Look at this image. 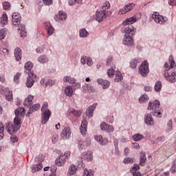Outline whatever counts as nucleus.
Instances as JSON below:
<instances>
[{
  "label": "nucleus",
  "mask_w": 176,
  "mask_h": 176,
  "mask_svg": "<svg viewBox=\"0 0 176 176\" xmlns=\"http://www.w3.org/2000/svg\"><path fill=\"white\" fill-rule=\"evenodd\" d=\"M69 113L74 115L75 118H80V116L82 115V111L72 109V110L69 111Z\"/></svg>",
  "instance_id": "c9c22d12"
},
{
  "label": "nucleus",
  "mask_w": 176,
  "mask_h": 176,
  "mask_svg": "<svg viewBox=\"0 0 176 176\" xmlns=\"http://www.w3.org/2000/svg\"><path fill=\"white\" fill-rule=\"evenodd\" d=\"M5 131V127L1 122H0V140H2L4 137L3 131Z\"/></svg>",
  "instance_id": "8fccbe9b"
},
{
  "label": "nucleus",
  "mask_w": 176,
  "mask_h": 176,
  "mask_svg": "<svg viewBox=\"0 0 176 176\" xmlns=\"http://www.w3.org/2000/svg\"><path fill=\"white\" fill-rule=\"evenodd\" d=\"M107 126H108V124H107L105 122H102L100 124V129L104 131H106Z\"/></svg>",
  "instance_id": "680f3d73"
},
{
  "label": "nucleus",
  "mask_w": 176,
  "mask_h": 176,
  "mask_svg": "<svg viewBox=\"0 0 176 176\" xmlns=\"http://www.w3.org/2000/svg\"><path fill=\"white\" fill-rule=\"evenodd\" d=\"M133 162H134V159L131 158V157H126L123 160V163H124V164H129L130 163H133Z\"/></svg>",
  "instance_id": "864d4df0"
},
{
  "label": "nucleus",
  "mask_w": 176,
  "mask_h": 176,
  "mask_svg": "<svg viewBox=\"0 0 176 176\" xmlns=\"http://www.w3.org/2000/svg\"><path fill=\"white\" fill-rule=\"evenodd\" d=\"M14 124L16 129L20 130V127H21V117L15 116L14 118Z\"/></svg>",
  "instance_id": "2f4dec72"
},
{
  "label": "nucleus",
  "mask_w": 176,
  "mask_h": 176,
  "mask_svg": "<svg viewBox=\"0 0 176 176\" xmlns=\"http://www.w3.org/2000/svg\"><path fill=\"white\" fill-rule=\"evenodd\" d=\"M115 74V70L113 69H109L107 70V75L109 78H113Z\"/></svg>",
  "instance_id": "4d7b16f0"
},
{
  "label": "nucleus",
  "mask_w": 176,
  "mask_h": 176,
  "mask_svg": "<svg viewBox=\"0 0 176 176\" xmlns=\"http://www.w3.org/2000/svg\"><path fill=\"white\" fill-rule=\"evenodd\" d=\"M95 140L97 142H99L100 145H107L108 144V140L107 138H103L102 135L95 136Z\"/></svg>",
  "instance_id": "4be33fe9"
},
{
  "label": "nucleus",
  "mask_w": 176,
  "mask_h": 176,
  "mask_svg": "<svg viewBox=\"0 0 176 176\" xmlns=\"http://www.w3.org/2000/svg\"><path fill=\"white\" fill-rule=\"evenodd\" d=\"M84 159L87 162H90L93 159V152L87 151L84 155Z\"/></svg>",
  "instance_id": "4c0bfd02"
},
{
  "label": "nucleus",
  "mask_w": 176,
  "mask_h": 176,
  "mask_svg": "<svg viewBox=\"0 0 176 176\" xmlns=\"http://www.w3.org/2000/svg\"><path fill=\"white\" fill-rule=\"evenodd\" d=\"M114 130L115 129H113V126L107 124L106 128V133H113Z\"/></svg>",
  "instance_id": "13d9d810"
},
{
  "label": "nucleus",
  "mask_w": 176,
  "mask_h": 176,
  "mask_svg": "<svg viewBox=\"0 0 176 176\" xmlns=\"http://www.w3.org/2000/svg\"><path fill=\"white\" fill-rule=\"evenodd\" d=\"M146 162V156L145 155V153L141 151L140 153V166H145V163Z\"/></svg>",
  "instance_id": "bb28decb"
},
{
  "label": "nucleus",
  "mask_w": 176,
  "mask_h": 176,
  "mask_svg": "<svg viewBox=\"0 0 176 176\" xmlns=\"http://www.w3.org/2000/svg\"><path fill=\"white\" fill-rule=\"evenodd\" d=\"M66 160L67 158L65 157V155H61L56 160L55 163L57 166H61L65 163Z\"/></svg>",
  "instance_id": "cd10ccee"
},
{
  "label": "nucleus",
  "mask_w": 176,
  "mask_h": 176,
  "mask_svg": "<svg viewBox=\"0 0 176 176\" xmlns=\"http://www.w3.org/2000/svg\"><path fill=\"white\" fill-rule=\"evenodd\" d=\"M151 17L157 24H161L162 25L166 24L168 20L167 17L159 14L157 12H153Z\"/></svg>",
  "instance_id": "39448f33"
},
{
  "label": "nucleus",
  "mask_w": 176,
  "mask_h": 176,
  "mask_svg": "<svg viewBox=\"0 0 176 176\" xmlns=\"http://www.w3.org/2000/svg\"><path fill=\"white\" fill-rule=\"evenodd\" d=\"M39 108H41V104H34L32 108L30 107L29 109L28 112L26 114V116L28 118H30V115L33 113L35 112L36 111H38V109H39Z\"/></svg>",
  "instance_id": "b1692460"
},
{
  "label": "nucleus",
  "mask_w": 176,
  "mask_h": 176,
  "mask_svg": "<svg viewBox=\"0 0 176 176\" xmlns=\"http://www.w3.org/2000/svg\"><path fill=\"white\" fill-rule=\"evenodd\" d=\"M135 28L131 25L122 28L121 32L125 34L122 41L123 45L130 47L134 46V38H133V35L135 34Z\"/></svg>",
  "instance_id": "f257e3e1"
},
{
  "label": "nucleus",
  "mask_w": 176,
  "mask_h": 176,
  "mask_svg": "<svg viewBox=\"0 0 176 176\" xmlns=\"http://www.w3.org/2000/svg\"><path fill=\"white\" fill-rule=\"evenodd\" d=\"M162 81L158 80L155 82L154 86V90L155 91H157V93H159L162 90Z\"/></svg>",
  "instance_id": "58836bf2"
},
{
  "label": "nucleus",
  "mask_w": 176,
  "mask_h": 176,
  "mask_svg": "<svg viewBox=\"0 0 176 176\" xmlns=\"http://www.w3.org/2000/svg\"><path fill=\"white\" fill-rule=\"evenodd\" d=\"M133 141L135 142H138V141H141V140H144V135H141L140 133H136L132 137Z\"/></svg>",
  "instance_id": "e433bc0d"
},
{
  "label": "nucleus",
  "mask_w": 176,
  "mask_h": 176,
  "mask_svg": "<svg viewBox=\"0 0 176 176\" xmlns=\"http://www.w3.org/2000/svg\"><path fill=\"white\" fill-rule=\"evenodd\" d=\"M14 54L16 61H21L22 54L21 49H20V47H17L14 49Z\"/></svg>",
  "instance_id": "412c9836"
},
{
  "label": "nucleus",
  "mask_w": 176,
  "mask_h": 176,
  "mask_svg": "<svg viewBox=\"0 0 176 176\" xmlns=\"http://www.w3.org/2000/svg\"><path fill=\"white\" fill-rule=\"evenodd\" d=\"M43 166H42V163H38L37 164L32 165L31 168L32 173H36V171H39V170H42Z\"/></svg>",
  "instance_id": "473e14b6"
},
{
  "label": "nucleus",
  "mask_w": 176,
  "mask_h": 176,
  "mask_svg": "<svg viewBox=\"0 0 176 176\" xmlns=\"http://www.w3.org/2000/svg\"><path fill=\"white\" fill-rule=\"evenodd\" d=\"M32 100H34V96L28 95L23 102L24 107H31L32 105Z\"/></svg>",
  "instance_id": "393cba45"
},
{
  "label": "nucleus",
  "mask_w": 176,
  "mask_h": 176,
  "mask_svg": "<svg viewBox=\"0 0 176 176\" xmlns=\"http://www.w3.org/2000/svg\"><path fill=\"white\" fill-rule=\"evenodd\" d=\"M21 21V16L19 12H14L12 15V23L15 27L20 25Z\"/></svg>",
  "instance_id": "9d476101"
},
{
  "label": "nucleus",
  "mask_w": 176,
  "mask_h": 176,
  "mask_svg": "<svg viewBox=\"0 0 176 176\" xmlns=\"http://www.w3.org/2000/svg\"><path fill=\"white\" fill-rule=\"evenodd\" d=\"M111 85V83L109 82V81L107 80H104L103 82H102V89H108V87H109V85Z\"/></svg>",
  "instance_id": "5fc2aeb1"
},
{
  "label": "nucleus",
  "mask_w": 176,
  "mask_h": 176,
  "mask_svg": "<svg viewBox=\"0 0 176 176\" xmlns=\"http://www.w3.org/2000/svg\"><path fill=\"white\" fill-rule=\"evenodd\" d=\"M72 133V132L71 131V128L69 126H65L60 135L63 140H68Z\"/></svg>",
  "instance_id": "4468645a"
},
{
  "label": "nucleus",
  "mask_w": 176,
  "mask_h": 176,
  "mask_svg": "<svg viewBox=\"0 0 176 176\" xmlns=\"http://www.w3.org/2000/svg\"><path fill=\"white\" fill-rule=\"evenodd\" d=\"M151 115H153V116H156L157 118H162V111H160V109L155 111H151Z\"/></svg>",
  "instance_id": "603ef678"
},
{
  "label": "nucleus",
  "mask_w": 176,
  "mask_h": 176,
  "mask_svg": "<svg viewBox=\"0 0 176 176\" xmlns=\"http://www.w3.org/2000/svg\"><path fill=\"white\" fill-rule=\"evenodd\" d=\"M0 94L6 96L8 101H12L13 100V94L9 91V88H6L3 85H0Z\"/></svg>",
  "instance_id": "423d86ee"
},
{
  "label": "nucleus",
  "mask_w": 176,
  "mask_h": 176,
  "mask_svg": "<svg viewBox=\"0 0 176 176\" xmlns=\"http://www.w3.org/2000/svg\"><path fill=\"white\" fill-rule=\"evenodd\" d=\"M35 78H36V75L34 74V72H30V74H28L25 83L26 87L31 89V87L34 86V83H35V80L34 79H35Z\"/></svg>",
  "instance_id": "0eeeda50"
},
{
  "label": "nucleus",
  "mask_w": 176,
  "mask_h": 176,
  "mask_svg": "<svg viewBox=\"0 0 176 176\" xmlns=\"http://www.w3.org/2000/svg\"><path fill=\"white\" fill-rule=\"evenodd\" d=\"M137 22V17L135 16H132L126 19L124 21L122 22V25H130L131 24H134V23Z\"/></svg>",
  "instance_id": "aec40b11"
},
{
  "label": "nucleus",
  "mask_w": 176,
  "mask_h": 176,
  "mask_svg": "<svg viewBox=\"0 0 176 176\" xmlns=\"http://www.w3.org/2000/svg\"><path fill=\"white\" fill-rule=\"evenodd\" d=\"M111 8V3H109V1H106L102 7V10L100 11H96V20L98 23H102V21H104L105 19H107L109 16H111L112 14V12L110 10H108Z\"/></svg>",
  "instance_id": "f03ea898"
},
{
  "label": "nucleus",
  "mask_w": 176,
  "mask_h": 176,
  "mask_svg": "<svg viewBox=\"0 0 176 176\" xmlns=\"http://www.w3.org/2000/svg\"><path fill=\"white\" fill-rule=\"evenodd\" d=\"M172 173L176 172V161L174 162L173 166L171 168Z\"/></svg>",
  "instance_id": "774afa93"
},
{
  "label": "nucleus",
  "mask_w": 176,
  "mask_h": 176,
  "mask_svg": "<svg viewBox=\"0 0 176 176\" xmlns=\"http://www.w3.org/2000/svg\"><path fill=\"white\" fill-rule=\"evenodd\" d=\"M123 80V76H116V78H114V82H116L117 83L119 82H122Z\"/></svg>",
  "instance_id": "bf43d9fd"
},
{
  "label": "nucleus",
  "mask_w": 176,
  "mask_h": 176,
  "mask_svg": "<svg viewBox=\"0 0 176 176\" xmlns=\"http://www.w3.org/2000/svg\"><path fill=\"white\" fill-rule=\"evenodd\" d=\"M32 67H34V65L32 64V62L29 61L25 63V68L27 71H28V74H30V72H31V70L32 69Z\"/></svg>",
  "instance_id": "c03bdc74"
},
{
  "label": "nucleus",
  "mask_w": 176,
  "mask_h": 176,
  "mask_svg": "<svg viewBox=\"0 0 176 176\" xmlns=\"http://www.w3.org/2000/svg\"><path fill=\"white\" fill-rule=\"evenodd\" d=\"M2 6L4 10H10L12 8V5L8 1L3 2Z\"/></svg>",
  "instance_id": "a18cd8bd"
},
{
  "label": "nucleus",
  "mask_w": 176,
  "mask_h": 176,
  "mask_svg": "<svg viewBox=\"0 0 176 176\" xmlns=\"http://www.w3.org/2000/svg\"><path fill=\"white\" fill-rule=\"evenodd\" d=\"M148 95L143 94L139 98V102L140 104H145V102H148Z\"/></svg>",
  "instance_id": "ea45409f"
},
{
  "label": "nucleus",
  "mask_w": 176,
  "mask_h": 176,
  "mask_svg": "<svg viewBox=\"0 0 176 176\" xmlns=\"http://www.w3.org/2000/svg\"><path fill=\"white\" fill-rule=\"evenodd\" d=\"M55 85H56V81L54 80H52V79H49L45 83V87H47V86H49L50 87H52V86H54Z\"/></svg>",
  "instance_id": "de8ad7c7"
},
{
  "label": "nucleus",
  "mask_w": 176,
  "mask_h": 176,
  "mask_svg": "<svg viewBox=\"0 0 176 176\" xmlns=\"http://www.w3.org/2000/svg\"><path fill=\"white\" fill-rule=\"evenodd\" d=\"M63 82H69V83L74 84L75 83V82H76V80H75V78H74L73 77L66 76L63 78Z\"/></svg>",
  "instance_id": "a19ab883"
},
{
  "label": "nucleus",
  "mask_w": 176,
  "mask_h": 176,
  "mask_svg": "<svg viewBox=\"0 0 176 176\" xmlns=\"http://www.w3.org/2000/svg\"><path fill=\"white\" fill-rule=\"evenodd\" d=\"M160 108V102L158 100H155L154 102H149L147 109L148 111H153V112L155 111H159Z\"/></svg>",
  "instance_id": "6e6552de"
},
{
  "label": "nucleus",
  "mask_w": 176,
  "mask_h": 176,
  "mask_svg": "<svg viewBox=\"0 0 176 176\" xmlns=\"http://www.w3.org/2000/svg\"><path fill=\"white\" fill-rule=\"evenodd\" d=\"M65 94L67 97H72L74 94V89L71 86H67L65 88Z\"/></svg>",
  "instance_id": "c756f323"
},
{
  "label": "nucleus",
  "mask_w": 176,
  "mask_h": 176,
  "mask_svg": "<svg viewBox=\"0 0 176 176\" xmlns=\"http://www.w3.org/2000/svg\"><path fill=\"white\" fill-rule=\"evenodd\" d=\"M83 176H94V172L93 170H91V169H89V170L85 169Z\"/></svg>",
  "instance_id": "3c124183"
},
{
  "label": "nucleus",
  "mask_w": 176,
  "mask_h": 176,
  "mask_svg": "<svg viewBox=\"0 0 176 176\" xmlns=\"http://www.w3.org/2000/svg\"><path fill=\"white\" fill-rule=\"evenodd\" d=\"M6 130L7 131V133L10 134V135H13V134H15V133H17V127H16L11 122H9L6 126Z\"/></svg>",
  "instance_id": "9b49d317"
},
{
  "label": "nucleus",
  "mask_w": 176,
  "mask_h": 176,
  "mask_svg": "<svg viewBox=\"0 0 176 176\" xmlns=\"http://www.w3.org/2000/svg\"><path fill=\"white\" fill-rule=\"evenodd\" d=\"M76 170H78V167L75 165H71L69 168V170L67 172V175L71 176L74 175L75 173H76Z\"/></svg>",
  "instance_id": "f704fd0d"
},
{
  "label": "nucleus",
  "mask_w": 176,
  "mask_h": 176,
  "mask_svg": "<svg viewBox=\"0 0 176 176\" xmlns=\"http://www.w3.org/2000/svg\"><path fill=\"white\" fill-rule=\"evenodd\" d=\"M164 77L169 83H175L176 82V72H173L171 74H168V72L164 73Z\"/></svg>",
  "instance_id": "1a4fd4ad"
},
{
  "label": "nucleus",
  "mask_w": 176,
  "mask_h": 176,
  "mask_svg": "<svg viewBox=\"0 0 176 176\" xmlns=\"http://www.w3.org/2000/svg\"><path fill=\"white\" fill-rule=\"evenodd\" d=\"M37 159H38L37 160L38 162H43V160H45V156H43V154H40V155H38V157Z\"/></svg>",
  "instance_id": "338daca9"
},
{
  "label": "nucleus",
  "mask_w": 176,
  "mask_h": 176,
  "mask_svg": "<svg viewBox=\"0 0 176 176\" xmlns=\"http://www.w3.org/2000/svg\"><path fill=\"white\" fill-rule=\"evenodd\" d=\"M15 116L18 118H23L25 115V109L23 107H19L16 109L14 111Z\"/></svg>",
  "instance_id": "5701e85b"
},
{
  "label": "nucleus",
  "mask_w": 176,
  "mask_h": 176,
  "mask_svg": "<svg viewBox=\"0 0 176 176\" xmlns=\"http://www.w3.org/2000/svg\"><path fill=\"white\" fill-rule=\"evenodd\" d=\"M18 30L19 31H20L21 38H25V36H27V32H25V25H24L23 24H21Z\"/></svg>",
  "instance_id": "c85d7f7f"
},
{
  "label": "nucleus",
  "mask_w": 176,
  "mask_h": 176,
  "mask_svg": "<svg viewBox=\"0 0 176 176\" xmlns=\"http://www.w3.org/2000/svg\"><path fill=\"white\" fill-rule=\"evenodd\" d=\"M44 25L47 30V35L52 36V35L54 34V28L52 25V23H50V22H45Z\"/></svg>",
  "instance_id": "f3484780"
},
{
  "label": "nucleus",
  "mask_w": 176,
  "mask_h": 176,
  "mask_svg": "<svg viewBox=\"0 0 176 176\" xmlns=\"http://www.w3.org/2000/svg\"><path fill=\"white\" fill-rule=\"evenodd\" d=\"M37 60L38 63H41V64H46L47 63H49V58H47V56L43 54L38 56Z\"/></svg>",
  "instance_id": "7c9ffc66"
},
{
  "label": "nucleus",
  "mask_w": 176,
  "mask_h": 176,
  "mask_svg": "<svg viewBox=\"0 0 176 176\" xmlns=\"http://www.w3.org/2000/svg\"><path fill=\"white\" fill-rule=\"evenodd\" d=\"M82 91L83 93H96V88L89 84H85L82 86Z\"/></svg>",
  "instance_id": "a211bd4d"
},
{
  "label": "nucleus",
  "mask_w": 176,
  "mask_h": 176,
  "mask_svg": "<svg viewBox=\"0 0 176 176\" xmlns=\"http://www.w3.org/2000/svg\"><path fill=\"white\" fill-rule=\"evenodd\" d=\"M90 144H91L90 139H87V140H79L78 141V148L79 151H83V149H85L87 148V146H90Z\"/></svg>",
  "instance_id": "f8f14e48"
},
{
  "label": "nucleus",
  "mask_w": 176,
  "mask_h": 176,
  "mask_svg": "<svg viewBox=\"0 0 176 176\" xmlns=\"http://www.w3.org/2000/svg\"><path fill=\"white\" fill-rule=\"evenodd\" d=\"M140 62L141 59L140 58H135L130 61L129 65L133 69H135V68H137V65Z\"/></svg>",
  "instance_id": "a878e982"
},
{
  "label": "nucleus",
  "mask_w": 176,
  "mask_h": 176,
  "mask_svg": "<svg viewBox=\"0 0 176 176\" xmlns=\"http://www.w3.org/2000/svg\"><path fill=\"white\" fill-rule=\"evenodd\" d=\"M52 116V111L49 109V104L45 102L41 107V123L46 124Z\"/></svg>",
  "instance_id": "7ed1b4c3"
},
{
  "label": "nucleus",
  "mask_w": 176,
  "mask_h": 176,
  "mask_svg": "<svg viewBox=\"0 0 176 176\" xmlns=\"http://www.w3.org/2000/svg\"><path fill=\"white\" fill-rule=\"evenodd\" d=\"M138 73L144 78L146 77L149 74V63L147 60H144L139 67Z\"/></svg>",
  "instance_id": "20e7f679"
},
{
  "label": "nucleus",
  "mask_w": 176,
  "mask_h": 176,
  "mask_svg": "<svg viewBox=\"0 0 176 176\" xmlns=\"http://www.w3.org/2000/svg\"><path fill=\"white\" fill-rule=\"evenodd\" d=\"M6 32H8V30L6 28L0 30V41L5 39L6 36Z\"/></svg>",
  "instance_id": "49530a36"
},
{
  "label": "nucleus",
  "mask_w": 176,
  "mask_h": 176,
  "mask_svg": "<svg viewBox=\"0 0 176 176\" xmlns=\"http://www.w3.org/2000/svg\"><path fill=\"white\" fill-rule=\"evenodd\" d=\"M59 19L62 21H64V20H67V12L63 11H59L58 14Z\"/></svg>",
  "instance_id": "79ce46f5"
},
{
  "label": "nucleus",
  "mask_w": 176,
  "mask_h": 176,
  "mask_svg": "<svg viewBox=\"0 0 176 176\" xmlns=\"http://www.w3.org/2000/svg\"><path fill=\"white\" fill-rule=\"evenodd\" d=\"M173 130V120H170L167 122V128H166V131L167 133H170Z\"/></svg>",
  "instance_id": "09e8293b"
},
{
  "label": "nucleus",
  "mask_w": 176,
  "mask_h": 176,
  "mask_svg": "<svg viewBox=\"0 0 176 176\" xmlns=\"http://www.w3.org/2000/svg\"><path fill=\"white\" fill-rule=\"evenodd\" d=\"M10 141L12 144H14L15 142H17V141H19V138H17L16 136L12 135L10 137Z\"/></svg>",
  "instance_id": "052dcab7"
},
{
  "label": "nucleus",
  "mask_w": 176,
  "mask_h": 176,
  "mask_svg": "<svg viewBox=\"0 0 176 176\" xmlns=\"http://www.w3.org/2000/svg\"><path fill=\"white\" fill-rule=\"evenodd\" d=\"M164 67H165L164 69V73L165 72H168V71H170V69H171V68H170V66H168V63H165Z\"/></svg>",
  "instance_id": "69168bd1"
},
{
  "label": "nucleus",
  "mask_w": 176,
  "mask_h": 176,
  "mask_svg": "<svg viewBox=\"0 0 176 176\" xmlns=\"http://www.w3.org/2000/svg\"><path fill=\"white\" fill-rule=\"evenodd\" d=\"M44 5H47V6H50L53 3V0H42Z\"/></svg>",
  "instance_id": "e2e57ef3"
},
{
  "label": "nucleus",
  "mask_w": 176,
  "mask_h": 176,
  "mask_svg": "<svg viewBox=\"0 0 176 176\" xmlns=\"http://www.w3.org/2000/svg\"><path fill=\"white\" fill-rule=\"evenodd\" d=\"M168 60L170 63L169 68H170V69H173V68H175V67H176L175 60H174V57L173 56V55H170L169 56Z\"/></svg>",
  "instance_id": "37998d69"
},
{
  "label": "nucleus",
  "mask_w": 176,
  "mask_h": 176,
  "mask_svg": "<svg viewBox=\"0 0 176 176\" xmlns=\"http://www.w3.org/2000/svg\"><path fill=\"white\" fill-rule=\"evenodd\" d=\"M87 65L88 67H91V65H93V60L91 58H87Z\"/></svg>",
  "instance_id": "0e129e2a"
},
{
  "label": "nucleus",
  "mask_w": 176,
  "mask_h": 176,
  "mask_svg": "<svg viewBox=\"0 0 176 176\" xmlns=\"http://www.w3.org/2000/svg\"><path fill=\"white\" fill-rule=\"evenodd\" d=\"M144 123L146 126H153V124H155V121H153L152 114L146 113L144 115Z\"/></svg>",
  "instance_id": "2eb2a0df"
},
{
  "label": "nucleus",
  "mask_w": 176,
  "mask_h": 176,
  "mask_svg": "<svg viewBox=\"0 0 176 176\" xmlns=\"http://www.w3.org/2000/svg\"><path fill=\"white\" fill-rule=\"evenodd\" d=\"M80 131L82 135L85 137L86 135V133H87V120L86 119H84L82 122L80 127Z\"/></svg>",
  "instance_id": "dca6fc26"
},
{
  "label": "nucleus",
  "mask_w": 176,
  "mask_h": 176,
  "mask_svg": "<svg viewBox=\"0 0 176 176\" xmlns=\"http://www.w3.org/2000/svg\"><path fill=\"white\" fill-rule=\"evenodd\" d=\"M97 103H94L92 105L88 107L86 111L87 116H89V118L93 117V112H94V110L96 108H97Z\"/></svg>",
  "instance_id": "6ab92c4d"
},
{
  "label": "nucleus",
  "mask_w": 176,
  "mask_h": 176,
  "mask_svg": "<svg viewBox=\"0 0 176 176\" xmlns=\"http://www.w3.org/2000/svg\"><path fill=\"white\" fill-rule=\"evenodd\" d=\"M1 21L2 24H8V15H6V14H3Z\"/></svg>",
  "instance_id": "6e6d98bb"
},
{
  "label": "nucleus",
  "mask_w": 176,
  "mask_h": 176,
  "mask_svg": "<svg viewBox=\"0 0 176 176\" xmlns=\"http://www.w3.org/2000/svg\"><path fill=\"white\" fill-rule=\"evenodd\" d=\"M80 38H87L89 36V32L85 28H81L79 30Z\"/></svg>",
  "instance_id": "72a5a7b5"
},
{
  "label": "nucleus",
  "mask_w": 176,
  "mask_h": 176,
  "mask_svg": "<svg viewBox=\"0 0 176 176\" xmlns=\"http://www.w3.org/2000/svg\"><path fill=\"white\" fill-rule=\"evenodd\" d=\"M135 6V4L134 3H127L126 5H125L124 8L120 10L119 13L120 14H124L127 13V12H130L131 10H133Z\"/></svg>",
  "instance_id": "ddd939ff"
}]
</instances>
